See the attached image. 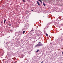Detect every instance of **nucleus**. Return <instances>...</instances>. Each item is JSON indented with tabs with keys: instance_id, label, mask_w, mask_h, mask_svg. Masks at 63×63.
<instances>
[{
	"instance_id": "f257e3e1",
	"label": "nucleus",
	"mask_w": 63,
	"mask_h": 63,
	"mask_svg": "<svg viewBox=\"0 0 63 63\" xmlns=\"http://www.w3.org/2000/svg\"><path fill=\"white\" fill-rule=\"evenodd\" d=\"M40 42H38V44L37 45H36L35 46V47H41V46H42L43 45V44L41 43Z\"/></svg>"
},
{
	"instance_id": "f03ea898",
	"label": "nucleus",
	"mask_w": 63,
	"mask_h": 63,
	"mask_svg": "<svg viewBox=\"0 0 63 63\" xmlns=\"http://www.w3.org/2000/svg\"><path fill=\"white\" fill-rule=\"evenodd\" d=\"M49 3H50V4H52V3H53L52 0H50V1H49Z\"/></svg>"
},
{
	"instance_id": "7ed1b4c3",
	"label": "nucleus",
	"mask_w": 63,
	"mask_h": 63,
	"mask_svg": "<svg viewBox=\"0 0 63 63\" xmlns=\"http://www.w3.org/2000/svg\"><path fill=\"white\" fill-rule=\"evenodd\" d=\"M36 2H37V4H38V5H39V6H40V3H39V2H38V1H37Z\"/></svg>"
},
{
	"instance_id": "20e7f679",
	"label": "nucleus",
	"mask_w": 63,
	"mask_h": 63,
	"mask_svg": "<svg viewBox=\"0 0 63 63\" xmlns=\"http://www.w3.org/2000/svg\"><path fill=\"white\" fill-rule=\"evenodd\" d=\"M38 1H40V2H41V3H42V1H43V0H38Z\"/></svg>"
},
{
	"instance_id": "39448f33",
	"label": "nucleus",
	"mask_w": 63,
	"mask_h": 63,
	"mask_svg": "<svg viewBox=\"0 0 63 63\" xmlns=\"http://www.w3.org/2000/svg\"><path fill=\"white\" fill-rule=\"evenodd\" d=\"M43 4L44 6H46L45 4V3H44V2H43Z\"/></svg>"
},
{
	"instance_id": "423d86ee",
	"label": "nucleus",
	"mask_w": 63,
	"mask_h": 63,
	"mask_svg": "<svg viewBox=\"0 0 63 63\" xmlns=\"http://www.w3.org/2000/svg\"><path fill=\"white\" fill-rule=\"evenodd\" d=\"M6 21V20H4V23H5V22Z\"/></svg>"
},
{
	"instance_id": "0eeeda50",
	"label": "nucleus",
	"mask_w": 63,
	"mask_h": 63,
	"mask_svg": "<svg viewBox=\"0 0 63 63\" xmlns=\"http://www.w3.org/2000/svg\"><path fill=\"white\" fill-rule=\"evenodd\" d=\"M25 33V31H24L23 32V34H24V33Z\"/></svg>"
},
{
	"instance_id": "6e6552de",
	"label": "nucleus",
	"mask_w": 63,
	"mask_h": 63,
	"mask_svg": "<svg viewBox=\"0 0 63 63\" xmlns=\"http://www.w3.org/2000/svg\"><path fill=\"white\" fill-rule=\"evenodd\" d=\"M46 35L47 36V37L48 36V34H47V33H46Z\"/></svg>"
},
{
	"instance_id": "1a4fd4ad",
	"label": "nucleus",
	"mask_w": 63,
	"mask_h": 63,
	"mask_svg": "<svg viewBox=\"0 0 63 63\" xmlns=\"http://www.w3.org/2000/svg\"><path fill=\"white\" fill-rule=\"evenodd\" d=\"M23 1L24 2H25V1L24 0H23Z\"/></svg>"
},
{
	"instance_id": "9d476101",
	"label": "nucleus",
	"mask_w": 63,
	"mask_h": 63,
	"mask_svg": "<svg viewBox=\"0 0 63 63\" xmlns=\"http://www.w3.org/2000/svg\"><path fill=\"white\" fill-rule=\"evenodd\" d=\"M39 50H37L36 51V52H38V51H39Z\"/></svg>"
},
{
	"instance_id": "9b49d317",
	"label": "nucleus",
	"mask_w": 63,
	"mask_h": 63,
	"mask_svg": "<svg viewBox=\"0 0 63 63\" xmlns=\"http://www.w3.org/2000/svg\"><path fill=\"white\" fill-rule=\"evenodd\" d=\"M9 26H11V24L10 23L9 24Z\"/></svg>"
},
{
	"instance_id": "f8f14e48",
	"label": "nucleus",
	"mask_w": 63,
	"mask_h": 63,
	"mask_svg": "<svg viewBox=\"0 0 63 63\" xmlns=\"http://www.w3.org/2000/svg\"><path fill=\"white\" fill-rule=\"evenodd\" d=\"M33 31V30H32L31 31Z\"/></svg>"
},
{
	"instance_id": "ddd939ff",
	"label": "nucleus",
	"mask_w": 63,
	"mask_h": 63,
	"mask_svg": "<svg viewBox=\"0 0 63 63\" xmlns=\"http://www.w3.org/2000/svg\"><path fill=\"white\" fill-rule=\"evenodd\" d=\"M43 62V61L41 63H42Z\"/></svg>"
},
{
	"instance_id": "4468645a",
	"label": "nucleus",
	"mask_w": 63,
	"mask_h": 63,
	"mask_svg": "<svg viewBox=\"0 0 63 63\" xmlns=\"http://www.w3.org/2000/svg\"><path fill=\"white\" fill-rule=\"evenodd\" d=\"M10 31H12V30H10Z\"/></svg>"
},
{
	"instance_id": "2eb2a0df",
	"label": "nucleus",
	"mask_w": 63,
	"mask_h": 63,
	"mask_svg": "<svg viewBox=\"0 0 63 63\" xmlns=\"http://www.w3.org/2000/svg\"><path fill=\"white\" fill-rule=\"evenodd\" d=\"M33 10H32V12H33Z\"/></svg>"
},
{
	"instance_id": "dca6fc26",
	"label": "nucleus",
	"mask_w": 63,
	"mask_h": 63,
	"mask_svg": "<svg viewBox=\"0 0 63 63\" xmlns=\"http://www.w3.org/2000/svg\"><path fill=\"white\" fill-rule=\"evenodd\" d=\"M2 23V22H1V23Z\"/></svg>"
}]
</instances>
